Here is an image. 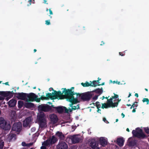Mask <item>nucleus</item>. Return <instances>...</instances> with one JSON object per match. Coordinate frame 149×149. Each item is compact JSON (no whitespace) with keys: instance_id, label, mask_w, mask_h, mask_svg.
Wrapping results in <instances>:
<instances>
[{"instance_id":"60","label":"nucleus","mask_w":149,"mask_h":149,"mask_svg":"<svg viewBox=\"0 0 149 149\" xmlns=\"http://www.w3.org/2000/svg\"><path fill=\"white\" fill-rule=\"evenodd\" d=\"M32 0H29V1H28V2H29L30 3H29V4H30V5H31V2H32Z\"/></svg>"},{"instance_id":"20","label":"nucleus","mask_w":149,"mask_h":149,"mask_svg":"<svg viewBox=\"0 0 149 149\" xmlns=\"http://www.w3.org/2000/svg\"><path fill=\"white\" fill-rule=\"evenodd\" d=\"M101 80V79L98 77V80H94V87H96L97 86H100V85H103L104 84V82H103L102 84H100L99 81Z\"/></svg>"},{"instance_id":"21","label":"nucleus","mask_w":149,"mask_h":149,"mask_svg":"<svg viewBox=\"0 0 149 149\" xmlns=\"http://www.w3.org/2000/svg\"><path fill=\"white\" fill-rule=\"evenodd\" d=\"M44 113L43 112H40L38 116V120L39 121L46 120L45 118Z\"/></svg>"},{"instance_id":"1","label":"nucleus","mask_w":149,"mask_h":149,"mask_svg":"<svg viewBox=\"0 0 149 149\" xmlns=\"http://www.w3.org/2000/svg\"><path fill=\"white\" fill-rule=\"evenodd\" d=\"M77 98L78 99H80L83 102L88 101L93 96V91L80 93H77Z\"/></svg>"},{"instance_id":"9","label":"nucleus","mask_w":149,"mask_h":149,"mask_svg":"<svg viewBox=\"0 0 149 149\" xmlns=\"http://www.w3.org/2000/svg\"><path fill=\"white\" fill-rule=\"evenodd\" d=\"M17 139L16 134L10 133L7 135L6 140L7 142H10L15 141Z\"/></svg>"},{"instance_id":"30","label":"nucleus","mask_w":149,"mask_h":149,"mask_svg":"<svg viewBox=\"0 0 149 149\" xmlns=\"http://www.w3.org/2000/svg\"><path fill=\"white\" fill-rule=\"evenodd\" d=\"M46 97H47V100L50 99L52 100H54V99H52V98H54L53 95H52V93H48L46 94Z\"/></svg>"},{"instance_id":"29","label":"nucleus","mask_w":149,"mask_h":149,"mask_svg":"<svg viewBox=\"0 0 149 149\" xmlns=\"http://www.w3.org/2000/svg\"><path fill=\"white\" fill-rule=\"evenodd\" d=\"M94 149H100V148L98 147L99 144V142H95V139L94 138Z\"/></svg>"},{"instance_id":"39","label":"nucleus","mask_w":149,"mask_h":149,"mask_svg":"<svg viewBox=\"0 0 149 149\" xmlns=\"http://www.w3.org/2000/svg\"><path fill=\"white\" fill-rule=\"evenodd\" d=\"M88 143L91 147L93 149V139H90L88 141Z\"/></svg>"},{"instance_id":"15","label":"nucleus","mask_w":149,"mask_h":149,"mask_svg":"<svg viewBox=\"0 0 149 149\" xmlns=\"http://www.w3.org/2000/svg\"><path fill=\"white\" fill-rule=\"evenodd\" d=\"M1 127L5 130H8L10 129L11 125L10 123H7V121H5Z\"/></svg>"},{"instance_id":"44","label":"nucleus","mask_w":149,"mask_h":149,"mask_svg":"<svg viewBox=\"0 0 149 149\" xmlns=\"http://www.w3.org/2000/svg\"><path fill=\"white\" fill-rule=\"evenodd\" d=\"M137 102L136 101L135 102H134L133 104L132 105H133V107L134 108L135 107H136L138 106V105L137 104Z\"/></svg>"},{"instance_id":"4","label":"nucleus","mask_w":149,"mask_h":149,"mask_svg":"<svg viewBox=\"0 0 149 149\" xmlns=\"http://www.w3.org/2000/svg\"><path fill=\"white\" fill-rule=\"evenodd\" d=\"M14 93L13 91H0V100H3L4 99V97H8L9 99L13 97V94Z\"/></svg>"},{"instance_id":"11","label":"nucleus","mask_w":149,"mask_h":149,"mask_svg":"<svg viewBox=\"0 0 149 149\" xmlns=\"http://www.w3.org/2000/svg\"><path fill=\"white\" fill-rule=\"evenodd\" d=\"M38 96L36 95L35 93H31L29 94L27 93V95L26 98H28L29 99V101L31 102L34 101H36L37 102V100Z\"/></svg>"},{"instance_id":"61","label":"nucleus","mask_w":149,"mask_h":149,"mask_svg":"<svg viewBox=\"0 0 149 149\" xmlns=\"http://www.w3.org/2000/svg\"><path fill=\"white\" fill-rule=\"evenodd\" d=\"M121 115H122V118H123L125 117V115L123 114V113H121Z\"/></svg>"},{"instance_id":"59","label":"nucleus","mask_w":149,"mask_h":149,"mask_svg":"<svg viewBox=\"0 0 149 149\" xmlns=\"http://www.w3.org/2000/svg\"><path fill=\"white\" fill-rule=\"evenodd\" d=\"M43 1H44V3L46 4H48V3H46L47 1H46L45 0H44Z\"/></svg>"},{"instance_id":"17","label":"nucleus","mask_w":149,"mask_h":149,"mask_svg":"<svg viewBox=\"0 0 149 149\" xmlns=\"http://www.w3.org/2000/svg\"><path fill=\"white\" fill-rule=\"evenodd\" d=\"M31 121L30 117H28L23 121V125L24 127H27Z\"/></svg>"},{"instance_id":"48","label":"nucleus","mask_w":149,"mask_h":149,"mask_svg":"<svg viewBox=\"0 0 149 149\" xmlns=\"http://www.w3.org/2000/svg\"><path fill=\"white\" fill-rule=\"evenodd\" d=\"M99 95H99L98 94L97 95H95L94 96V100H97Z\"/></svg>"},{"instance_id":"40","label":"nucleus","mask_w":149,"mask_h":149,"mask_svg":"<svg viewBox=\"0 0 149 149\" xmlns=\"http://www.w3.org/2000/svg\"><path fill=\"white\" fill-rule=\"evenodd\" d=\"M118 104V103L117 102L115 103L113 102L111 105L110 106V107H115L117 106Z\"/></svg>"},{"instance_id":"27","label":"nucleus","mask_w":149,"mask_h":149,"mask_svg":"<svg viewBox=\"0 0 149 149\" xmlns=\"http://www.w3.org/2000/svg\"><path fill=\"white\" fill-rule=\"evenodd\" d=\"M39 122V126L41 128H42L44 127L47 124L46 120H44Z\"/></svg>"},{"instance_id":"35","label":"nucleus","mask_w":149,"mask_h":149,"mask_svg":"<svg viewBox=\"0 0 149 149\" xmlns=\"http://www.w3.org/2000/svg\"><path fill=\"white\" fill-rule=\"evenodd\" d=\"M113 99L112 98V97H111L110 99H108L107 100V103L109 105V106H111L113 102Z\"/></svg>"},{"instance_id":"8","label":"nucleus","mask_w":149,"mask_h":149,"mask_svg":"<svg viewBox=\"0 0 149 149\" xmlns=\"http://www.w3.org/2000/svg\"><path fill=\"white\" fill-rule=\"evenodd\" d=\"M22 124L20 122L15 123L13 125L12 130L17 132H19L22 130Z\"/></svg>"},{"instance_id":"51","label":"nucleus","mask_w":149,"mask_h":149,"mask_svg":"<svg viewBox=\"0 0 149 149\" xmlns=\"http://www.w3.org/2000/svg\"><path fill=\"white\" fill-rule=\"evenodd\" d=\"M40 149H46V146L42 145V146L41 147Z\"/></svg>"},{"instance_id":"18","label":"nucleus","mask_w":149,"mask_h":149,"mask_svg":"<svg viewBox=\"0 0 149 149\" xmlns=\"http://www.w3.org/2000/svg\"><path fill=\"white\" fill-rule=\"evenodd\" d=\"M124 141L123 137L118 138L117 140V143L120 146L122 147L124 144Z\"/></svg>"},{"instance_id":"45","label":"nucleus","mask_w":149,"mask_h":149,"mask_svg":"<svg viewBox=\"0 0 149 149\" xmlns=\"http://www.w3.org/2000/svg\"><path fill=\"white\" fill-rule=\"evenodd\" d=\"M114 96H112V98L113 99H117L118 97V95L116 94L115 93H114Z\"/></svg>"},{"instance_id":"47","label":"nucleus","mask_w":149,"mask_h":149,"mask_svg":"<svg viewBox=\"0 0 149 149\" xmlns=\"http://www.w3.org/2000/svg\"><path fill=\"white\" fill-rule=\"evenodd\" d=\"M64 111L66 113H68V109L66 107H64Z\"/></svg>"},{"instance_id":"53","label":"nucleus","mask_w":149,"mask_h":149,"mask_svg":"<svg viewBox=\"0 0 149 149\" xmlns=\"http://www.w3.org/2000/svg\"><path fill=\"white\" fill-rule=\"evenodd\" d=\"M119 54L120 55H121V56H124L125 55V54H123L122 52H119Z\"/></svg>"},{"instance_id":"56","label":"nucleus","mask_w":149,"mask_h":149,"mask_svg":"<svg viewBox=\"0 0 149 149\" xmlns=\"http://www.w3.org/2000/svg\"><path fill=\"white\" fill-rule=\"evenodd\" d=\"M49 91H51V90H52V91H54V89H53V88H49Z\"/></svg>"},{"instance_id":"50","label":"nucleus","mask_w":149,"mask_h":149,"mask_svg":"<svg viewBox=\"0 0 149 149\" xmlns=\"http://www.w3.org/2000/svg\"><path fill=\"white\" fill-rule=\"evenodd\" d=\"M22 145L23 146H27V144L25 142H22Z\"/></svg>"},{"instance_id":"58","label":"nucleus","mask_w":149,"mask_h":149,"mask_svg":"<svg viewBox=\"0 0 149 149\" xmlns=\"http://www.w3.org/2000/svg\"><path fill=\"white\" fill-rule=\"evenodd\" d=\"M135 96L137 97H138L139 96L138 94V93H136L135 94Z\"/></svg>"},{"instance_id":"31","label":"nucleus","mask_w":149,"mask_h":149,"mask_svg":"<svg viewBox=\"0 0 149 149\" xmlns=\"http://www.w3.org/2000/svg\"><path fill=\"white\" fill-rule=\"evenodd\" d=\"M136 144V142L135 141H130L128 144V145L130 147H134Z\"/></svg>"},{"instance_id":"41","label":"nucleus","mask_w":149,"mask_h":149,"mask_svg":"<svg viewBox=\"0 0 149 149\" xmlns=\"http://www.w3.org/2000/svg\"><path fill=\"white\" fill-rule=\"evenodd\" d=\"M95 106L97 109L100 108L101 107V104L99 102H97L95 103Z\"/></svg>"},{"instance_id":"25","label":"nucleus","mask_w":149,"mask_h":149,"mask_svg":"<svg viewBox=\"0 0 149 149\" xmlns=\"http://www.w3.org/2000/svg\"><path fill=\"white\" fill-rule=\"evenodd\" d=\"M103 92V89L102 87H101V89L99 88H97L96 89L94 90V93H95L99 95H100Z\"/></svg>"},{"instance_id":"37","label":"nucleus","mask_w":149,"mask_h":149,"mask_svg":"<svg viewBox=\"0 0 149 149\" xmlns=\"http://www.w3.org/2000/svg\"><path fill=\"white\" fill-rule=\"evenodd\" d=\"M4 146V142L3 140L0 138V149H3Z\"/></svg>"},{"instance_id":"43","label":"nucleus","mask_w":149,"mask_h":149,"mask_svg":"<svg viewBox=\"0 0 149 149\" xmlns=\"http://www.w3.org/2000/svg\"><path fill=\"white\" fill-rule=\"evenodd\" d=\"M144 130L145 132L147 134H149V128L148 127H145L144 128Z\"/></svg>"},{"instance_id":"38","label":"nucleus","mask_w":149,"mask_h":149,"mask_svg":"<svg viewBox=\"0 0 149 149\" xmlns=\"http://www.w3.org/2000/svg\"><path fill=\"white\" fill-rule=\"evenodd\" d=\"M18 108H21L24 104L23 102L22 101H18Z\"/></svg>"},{"instance_id":"57","label":"nucleus","mask_w":149,"mask_h":149,"mask_svg":"<svg viewBox=\"0 0 149 149\" xmlns=\"http://www.w3.org/2000/svg\"><path fill=\"white\" fill-rule=\"evenodd\" d=\"M104 42H103V41H102L101 42V43L100 45H104Z\"/></svg>"},{"instance_id":"10","label":"nucleus","mask_w":149,"mask_h":149,"mask_svg":"<svg viewBox=\"0 0 149 149\" xmlns=\"http://www.w3.org/2000/svg\"><path fill=\"white\" fill-rule=\"evenodd\" d=\"M70 138L73 144L78 143L82 140L81 137H79L76 135L71 136Z\"/></svg>"},{"instance_id":"34","label":"nucleus","mask_w":149,"mask_h":149,"mask_svg":"<svg viewBox=\"0 0 149 149\" xmlns=\"http://www.w3.org/2000/svg\"><path fill=\"white\" fill-rule=\"evenodd\" d=\"M47 97H45L44 95H42L40 98H38L37 97V102H39L40 101V100H47Z\"/></svg>"},{"instance_id":"3","label":"nucleus","mask_w":149,"mask_h":149,"mask_svg":"<svg viewBox=\"0 0 149 149\" xmlns=\"http://www.w3.org/2000/svg\"><path fill=\"white\" fill-rule=\"evenodd\" d=\"M136 130H133L132 132L134 136L140 139H143L146 137V136L143 132L141 129L138 127Z\"/></svg>"},{"instance_id":"28","label":"nucleus","mask_w":149,"mask_h":149,"mask_svg":"<svg viewBox=\"0 0 149 149\" xmlns=\"http://www.w3.org/2000/svg\"><path fill=\"white\" fill-rule=\"evenodd\" d=\"M55 108L56 109V110L59 113H63L64 111V109L62 107H55Z\"/></svg>"},{"instance_id":"26","label":"nucleus","mask_w":149,"mask_h":149,"mask_svg":"<svg viewBox=\"0 0 149 149\" xmlns=\"http://www.w3.org/2000/svg\"><path fill=\"white\" fill-rule=\"evenodd\" d=\"M24 106L26 108H29L33 107L34 104L31 102H26L24 104Z\"/></svg>"},{"instance_id":"54","label":"nucleus","mask_w":149,"mask_h":149,"mask_svg":"<svg viewBox=\"0 0 149 149\" xmlns=\"http://www.w3.org/2000/svg\"><path fill=\"white\" fill-rule=\"evenodd\" d=\"M49 10V13L50 15H53V12L52 11V10H51V9H50Z\"/></svg>"},{"instance_id":"32","label":"nucleus","mask_w":149,"mask_h":149,"mask_svg":"<svg viewBox=\"0 0 149 149\" xmlns=\"http://www.w3.org/2000/svg\"><path fill=\"white\" fill-rule=\"evenodd\" d=\"M42 144V145H44L46 146H47L51 145L48 139L47 140L44 141Z\"/></svg>"},{"instance_id":"64","label":"nucleus","mask_w":149,"mask_h":149,"mask_svg":"<svg viewBox=\"0 0 149 149\" xmlns=\"http://www.w3.org/2000/svg\"><path fill=\"white\" fill-rule=\"evenodd\" d=\"M118 102H118H118L121 100V99H118Z\"/></svg>"},{"instance_id":"13","label":"nucleus","mask_w":149,"mask_h":149,"mask_svg":"<svg viewBox=\"0 0 149 149\" xmlns=\"http://www.w3.org/2000/svg\"><path fill=\"white\" fill-rule=\"evenodd\" d=\"M49 118L51 123L53 124L56 123L58 120L57 116L54 114L50 115Z\"/></svg>"},{"instance_id":"42","label":"nucleus","mask_w":149,"mask_h":149,"mask_svg":"<svg viewBox=\"0 0 149 149\" xmlns=\"http://www.w3.org/2000/svg\"><path fill=\"white\" fill-rule=\"evenodd\" d=\"M142 101L143 102H147V104H148L149 103V100L148 98H144L142 100Z\"/></svg>"},{"instance_id":"24","label":"nucleus","mask_w":149,"mask_h":149,"mask_svg":"<svg viewBox=\"0 0 149 149\" xmlns=\"http://www.w3.org/2000/svg\"><path fill=\"white\" fill-rule=\"evenodd\" d=\"M90 82H91V83H89L88 81H86L85 83L82 82L81 83V84L84 87H87L91 86H93V85H92V84H93V81H90Z\"/></svg>"},{"instance_id":"14","label":"nucleus","mask_w":149,"mask_h":149,"mask_svg":"<svg viewBox=\"0 0 149 149\" xmlns=\"http://www.w3.org/2000/svg\"><path fill=\"white\" fill-rule=\"evenodd\" d=\"M57 147L58 149H67L68 148L67 145L65 142L63 141L59 142Z\"/></svg>"},{"instance_id":"49","label":"nucleus","mask_w":149,"mask_h":149,"mask_svg":"<svg viewBox=\"0 0 149 149\" xmlns=\"http://www.w3.org/2000/svg\"><path fill=\"white\" fill-rule=\"evenodd\" d=\"M103 120L105 123H109V122L105 118H103Z\"/></svg>"},{"instance_id":"36","label":"nucleus","mask_w":149,"mask_h":149,"mask_svg":"<svg viewBox=\"0 0 149 149\" xmlns=\"http://www.w3.org/2000/svg\"><path fill=\"white\" fill-rule=\"evenodd\" d=\"M5 120H4V119L1 117H0V127H1V126L4 123Z\"/></svg>"},{"instance_id":"12","label":"nucleus","mask_w":149,"mask_h":149,"mask_svg":"<svg viewBox=\"0 0 149 149\" xmlns=\"http://www.w3.org/2000/svg\"><path fill=\"white\" fill-rule=\"evenodd\" d=\"M15 94L16 97L18 99L23 100H25L26 99L28 100L26 98L27 95V93H15Z\"/></svg>"},{"instance_id":"55","label":"nucleus","mask_w":149,"mask_h":149,"mask_svg":"<svg viewBox=\"0 0 149 149\" xmlns=\"http://www.w3.org/2000/svg\"><path fill=\"white\" fill-rule=\"evenodd\" d=\"M136 108H134L133 110L132 111V112L133 113H134L136 112Z\"/></svg>"},{"instance_id":"52","label":"nucleus","mask_w":149,"mask_h":149,"mask_svg":"<svg viewBox=\"0 0 149 149\" xmlns=\"http://www.w3.org/2000/svg\"><path fill=\"white\" fill-rule=\"evenodd\" d=\"M73 110V109L72 108H71V109H70V108H69V109H68V113L69 112H72V111Z\"/></svg>"},{"instance_id":"5","label":"nucleus","mask_w":149,"mask_h":149,"mask_svg":"<svg viewBox=\"0 0 149 149\" xmlns=\"http://www.w3.org/2000/svg\"><path fill=\"white\" fill-rule=\"evenodd\" d=\"M38 109L39 111L47 112L51 111L52 108L47 104H42L38 106Z\"/></svg>"},{"instance_id":"2","label":"nucleus","mask_w":149,"mask_h":149,"mask_svg":"<svg viewBox=\"0 0 149 149\" xmlns=\"http://www.w3.org/2000/svg\"><path fill=\"white\" fill-rule=\"evenodd\" d=\"M74 89V87H72L70 89H67L66 88H63L62 89H63V93L65 94V98H70V101H71L72 99L74 98V95L76 94L77 95V93L74 92V91H72V90Z\"/></svg>"},{"instance_id":"19","label":"nucleus","mask_w":149,"mask_h":149,"mask_svg":"<svg viewBox=\"0 0 149 149\" xmlns=\"http://www.w3.org/2000/svg\"><path fill=\"white\" fill-rule=\"evenodd\" d=\"M48 139L49 140L51 145L54 144L57 140V139L54 135L52 136V138H49Z\"/></svg>"},{"instance_id":"16","label":"nucleus","mask_w":149,"mask_h":149,"mask_svg":"<svg viewBox=\"0 0 149 149\" xmlns=\"http://www.w3.org/2000/svg\"><path fill=\"white\" fill-rule=\"evenodd\" d=\"M99 141L100 144L103 147H105L107 144V140L103 137H101Z\"/></svg>"},{"instance_id":"62","label":"nucleus","mask_w":149,"mask_h":149,"mask_svg":"<svg viewBox=\"0 0 149 149\" xmlns=\"http://www.w3.org/2000/svg\"><path fill=\"white\" fill-rule=\"evenodd\" d=\"M4 84H5L6 85H8V86L9 85V84H8V82H6Z\"/></svg>"},{"instance_id":"7","label":"nucleus","mask_w":149,"mask_h":149,"mask_svg":"<svg viewBox=\"0 0 149 149\" xmlns=\"http://www.w3.org/2000/svg\"><path fill=\"white\" fill-rule=\"evenodd\" d=\"M63 92L62 93L61 92V91H54V92H52V95H53L54 98H52V99H64V97H65V95H63Z\"/></svg>"},{"instance_id":"6","label":"nucleus","mask_w":149,"mask_h":149,"mask_svg":"<svg viewBox=\"0 0 149 149\" xmlns=\"http://www.w3.org/2000/svg\"><path fill=\"white\" fill-rule=\"evenodd\" d=\"M67 100L71 103V104H70V107H71L74 110H75L76 109H80L79 104H78L76 106H73V105L74 104H75L77 103H79V102L78 101V98H74L73 99H72L71 101H70V98H66Z\"/></svg>"},{"instance_id":"33","label":"nucleus","mask_w":149,"mask_h":149,"mask_svg":"<svg viewBox=\"0 0 149 149\" xmlns=\"http://www.w3.org/2000/svg\"><path fill=\"white\" fill-rule=\"evenodd\" d=\"M102 106L101 108L104 109V108L107 109L108 108L110 107V106L107 103H104L103 104L102 103Z\"/></svg>"},{"instance_id":"23","label":"nucleus","mask_w":149,"mask_h":149,"mask_svg":"<svg viewBox=\"0 0 149 149\" xmlns=\"http://www.w3.org/2000/svg\"><path fill=\"white\" fill-rule=\"evenodd\" d=\"M56 136L58 137L59 139L62 140L64 139V136L62 132L58 131L56 133Z\"/></svg>"},{"instance_id":"63","label":"nucleus","mask_w":149,"mask_h":149,"mask_svg":"<svg viewBox=\"0 0 149 149\" xmlns=\"http://www.w3.org/2000/svg\"><path fill=\"white\" fill-rule=\"evenodd\" d=\"M126 131H127L128 132H130V130H129V129L128 128H127V129H126Z\"/></svg>"},{"instance_id":"46","label":"nucleus","mask_w":149,"mask_h":149,"mask_svg":"<svg viewBox=\"0 0 149 149\" xmlns=\"http://www.w3.org/2000/svg\"><path fill=\"white\" fill-rule=\"evenodd\" d=\"M45 24L47 25H49L50 24V20L45 21Z\"/></svg>"},{"instance_id":"22","label":"nucleus","mask_w":149,"mask_h":149,"mask_svg":"<svg viewBox=\"0 0 149 149\" xmlns=\"http://www.w3.org/2000/svg\"><path fill=\"white\" fill-rule=\"evenodd\" d=\"M17 101L14 99H12L10 100L8 102V104L10 107H13L16 104Z\"/></svg>"}]
</instances>
